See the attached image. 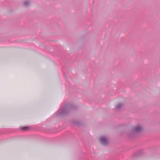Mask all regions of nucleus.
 I'll return each instance as SVG.
<instances>
[{"label":"nucleus","mask_w":160,"mask_h":160,"mask_svg":"<svg viewBox=\"0 0 160 160\" xmlns=\"http://www.w3.org/2000/svg\"><path fill=\"white\" fill-rule=\"evenodd\" d=\"M72 123L75 125L79 126L81 124V123L77 120H72Z\"/></svg>","instance_id":"8"},{"label":"nucleus","mask_w":160,"mask_h":160,"mask_svg":"<svg viewBox=\"0 0 160 160\" xmlns=\"http://www.w3.org/2000/svg\"><path fill=\"white\" fill-rule=\"evenodd\" d=\"M142 126L140 125H138L133 127L132 130L127 134L128 136L131 138H133L137 136V134L141 133L143 130Z\"/></svg>","instance_id":"2"},{"label":"nucleus","mask_w":160,"mask_h":160,"mask_svg":"<svg viewBox=\"0 0 160 160\" xmlns=\"http://www.w3.org/2000/svg\"><path fill=\"white\" fill-rule=\"evenodd\" d=\"M99 140L101 144L103 145L106 146L108 144V140L105 136H102L100 137Z\"/></svg>","instance_id":"3"},{"label":"nucleus","mask_w":160,"mask_h":160,"mask_svg":"<svg viewBox=\"0 0 160 160\" xmlns=\"http://www.w3.org/2000/svg\"><path fill=\"white\" fill-rule=\"evenodd\" d=\"M143 152V150H142L140 149L138 150L134 154L136 156H140L142 155Z\"/></svg>","instance_id":"5"},{"label":"nucleus","mask_w":160,"mask_h":160,"mask_svg":"<svg viewBox=\"0 0 160 160\" xmlns=\"http://www.w3.org/2000/svg\"><path fill=\"white\" fill-rule=\"evenodd\" d=\"M20 128L23 131H27L29 130L30 127L29 126L20 127Z\"/></svg>","instance_id":"6"},{"label":"nucleus","mask_w":160,"mask_h":160,"mask_svg":"<svg viewBox=\"0 0 160 160\" xmlns=\"http://www.w3.org/2000/svg\"><path fill=\"white\" fill-rule=\"evenodd\" d=\"M77 106L73 104H68L60 108L56 112L54 115L57 117H61L67 115L72 111L75 109Z\"/></svg>","instance_id":"1"},{"label":"nucleus","mask_w":160,"mask_h":160,"mask_svg":"<svg viewBox=\"0 0 160 160\" xmlns=\"http://www.w3.org/2000/svg\"><path fill=\"white\" fill-rule=\"evenodd\" d=\"M124 106V104L121 103H118L116 106L115 109L117 110H119L120 109Z\"/></svg>","instance_id":"4"},{"label":"nucleus","mask_w":160,"mask_h":160,"mask_svg":"<svg viewBox=\"0 0 160 160\" xmlns=\"http://www.w3.org/2000/svg\"><path fill=\"white\" fill-rule=\"evenodd\" d=\"M30 4V1L29 0H27L24 1L23 3V5L25 7L29 6Z\"/></svg>","instance_id":"7"}]
</instances>
